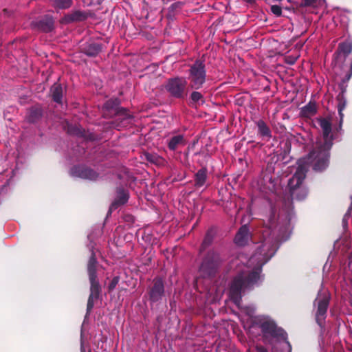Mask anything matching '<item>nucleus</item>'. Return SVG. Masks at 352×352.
Instances as JSON below:
<instances>
[{"instance_id":"12","label":"nucleus","mask_w":352,"mask_h":352,"mask_svg":"<svg viewBox=\"0 0 352 352\" xmlns=\"http://www.w3.org/2000/svg\"><path fill=\"white\" fill-rule=\"evenodd\" d=\"M317 112L316 104L314 102H309L307 104L300 109V116L309 118L314 116Z\"/></svg>"},{"instance_id":"17","label":"nucleus","mask_w":352,"mask_h":352,"mask_svg":"<svg viewBox=\"0 0 352 352\" xmlns=\"http://www.w3.org/2000/svg\"><path fill=\"white\" fill-rule=\"evenodd\" d=\"M101 50L100 46L97 43L88 44L85 48V53L90 56H96Z\"/></svg>"},{"instance_id":"7","label":"nucleus","mask_w":352,"mask_h":352,"mask_svg":"<svg viewBox=\"0 0 352 352\" xmlns=\"http://www.w3.org/2000/svg\"><path fill=\"white\" fill-rule=\"evenodd\" d=\"M187 81L184 78H174L169 79L166 85L168 93L175 98H183L186 95Z\"/></svg>"},{"instance_id":"3","label":"nucleus","mask_w":352,"mask_h":352,"mask_svg":"<svg viewBox=\"0 0 352 352\" xmlns=\"http://www.w3.org/2000/svg\"><path fill=\"white\" fill-rule=\"evenodd\" d=\"M309 164H311L314 168V162H311V160H308L305 157L299 160L298 168L293 177L289 180L288 186L293 199L302 200L307 195V189L301 186V184L305 177Z\"/></svg>"},{"instance_id":"6","label":"nucleus","mask_w":352,"mask_h":352,"mask_svg":"<svg viewBox=\"0 0 352 352\" xmlns=\"http://www.w3.org/2000/svg\"><path fill=\"white\" fill-rule=\"evenodd\" d=\"M206 70L203 63L196 61L191 65L189 70L188 79L190 80V87L192 89H199L201 87L206 80Z\"/></svg>"},{"instance_id":"9","label":"nucleus","mask_w":352,"mask_h":352,"mask_svg":"<svg viewBox=\"0 0 352 352\" xmlns=\"http://www.w3.org/2000/svg\"><path fill=\"white\" fill-rule=\"evenodd\" d=\"M70 174L76 177L87 179L89 180H96L98 175L92 169L85 168L82 166H75L72 168Z\"/></svg>"},{"instance_id":"2","label":"nucleus","mask_w":352,"mask_h":352,"mask_svg":"<svg viewBox=\"0 0 352 352\" xmlns=\"http://www.w3.org/2000/svg\"><path fill=\"white\" fill-rule=\"evenodd\" d=\"M317 122L320 126L324 139V144L318 147V150H314L307 156L308 160L314 162V170H322L329 162V151L332 146L331 118H319Z\"/></svg>"},{"instance_id":"28","label":"nucleus","mask_w":352,"mask_h":352,"mask_svg":"<svg viewBox=\"0 0 352 352\" xmlns=\"http://www.w3.org/2000/svg\"><path fill=\"white\" fill-rule=\"evenodd\" d=\"M298 58V56H285V62L289 65H293L295 63Z\"/></svg>"},{"instance_id":"14","label":"nucleus","mask_w":352,"mask_h":352,"mask_svg":"<svg viewBox=\"0 0 352 352\" xmlns=\"http://www.w3.org/2000/svg\"><path fill=\"white\" fill-rule=\"evenodd\" d=\"M129 199L128 193L124 190H119L118 191L117 197L112 203L110 210L116 209L120 205L125 204Z\"/></svg>"},{"instance_id":"16","label":"nucleus","mask_w":352,"mask_h":352,"mask_svg":"<svg viewBox=\"0 0 352 352\" xmlns=\"http://www.w3.org/2000/svg\"><path fill=\"white\" fill-rule=\"evenodd\" d=\"M207 177V170L206 168L200 169L195 175V186L201 187L204 185Z\"/></svg>"},{"instance_id":"30","label":"nucleus","mask_w":352,"mask_h":352,"mask_svg":"<svg viewBox=\"0 0 352 352\" xmlns=\"http://www.w3.org/2000/svg\"><path fill=\"white\" fill-rule=\"evenodd\" d=\"M94 298H96L95 296L90 295L87 302V310H91L94 307Z\"/></svg>"},{"instance_id":"38","label":"nucleus","mask_w":352,"mask_h":352,"mask_svg":"<svg viewBox=\"0 0 352 352\" xmlns=\"http://www.w3.org/2000/svg\"><path fill=\"white\" fill-rule=\"evenodd\" d=\"M275 349H276V346H274V347L272 348V351H273V352L275 351Z\"/></svg>"},{"instance_id":"33","label":"nucleus","mask_w":352,"mask_h":352,"mask_svg":"<svg viewBox=\"0 0 352 352\" xmlns=\"http://www.w3.org/2000/svg\"><path fill=\"white\" fill-rule=\"evenodd\" d=\"M344 106H345V105H344V104H340L339 105V107H338V111H339V114H340V116L341 118H342V116H343V114H342V110L344 109Z\"/></svg>"},{"instance_id":"23","label":"nucleus","mask_w":352,"mask_h":352,"mask_svg":"<svg viewBox=\"0 0 352 352\" xmlns=\"http://www.w3.org/2000/svg\"><path fill=\"white\" fill-rule=\"evenodd\" d=\"M339 49L345 55H348L352 51V43L349 41L341 43L339 45Z\"/></svg>"},{"instance_id":"5","label":"nucleus","mask_w":352,"mask_h":352,"mask_svg":"<svg viewBox=\"0 0 352 352\" xmlns=\"http://www.w3.org/2000/svg\"><path fill=\"white\" fill-rule=\"evenodd\" d=\"M221 259L219 255L214 252H210L204 259L199 267V272L203 277L210 276L215 274Z\"/></svg>"},{"instance_id":"36","label":"nucleus","mask_w":352,"mask_h":352,"mask_svg":"<svg viewBox=\"0 0 352 352\" xmlns=\"http://www.w3.org/2000/svg\"><path fill=\"white\" fill-rule=\"evenodd\" d=\"M80 350H81V352H85V350L84 346H83L82 341H81Z\"/></svg>"},{"instance_id":"26","label":"nucleus","mask_w":352,"mask_h":352,"mask_svg":"<svg viewBox=\"0 0 352 352\" xmlns=\"http://www.w3.org/2000/svg\"><path fill=\"white\" fill-rule=\"evenodd\" d=\"M271 12L276 16H280L282 14V8L278 5L271 6Z\"/></svg>"},{"instance_id":"4","label":"nucleus","mask_w":352,"mask_h":352,"mask_svg":"<svg viewBox=\"0 0 352 352\" xmlns=\"http://www.w3.org/2000/svg\"><path fill=\"white\" fill-rule=\"evenodd\" d=\"M261 329L263 333L265 342H267L268 337L277 338L283 347L285 348V352H291L292 348L289 342L287 340L286 333L280 328H278L274 322L265 320L261 324Z\"/></svg>"},{"instance_id":"27","label":"nucleus","mask_w":352,"mask_h":352,"mask_svg":"<svg viewBox=\"0 0 352 352\" xmlns=\"http://www.w3.org/2000/svg\"><path fill=\"white\" fill-rule=\"evenodd\" d=\"M202 98H203V96L201 94V93H199V92L193 91L191 94V99L195 102H199L201 100L203 101Z\"/></svg>"},{"instance_id":"22","label":"nucleus","mask_w":352,"mask_h":352,"mask_svg":"<svg viewBox=\"0 0 352 352\" xmlns=\"http://www.w3.org/2000/svg\"><path fill=\"white\" fill-rule=\"evenodd\" d=\"M54 21L52 18L47 17L39 22V28L44 32H50L52 30Z\"/></svg>"},{"instance_id":"24","label":"nucleus","mask_w":352,"mask_h":352,"mask_svg":"<svg viewBox=\"0 0 352 352\" xmlns=\"http://www.w3.org/2000/svg\"><path fill=\"white\" fill-rule=\"evenodd\" d=\"M212 239H213L212 232V231L208 232L204 241H203L201 248L203 249H204L206 246L209 245L212 243Z\"/></svg>"},{"instance_id":"19","label":"nucleus","mask_w":352,"mask_h":352,"mask_svg":"<svg viewBox=\"0 0 352 352\" xmlns=\"http://www.w3.org/2000/svg\"><path fill=\"white\" fill-rule=\"evenodd\" d=\"M256 124L258 129V132L262 136L268 138L271 136V131L263 120H259Z\"/></svg>"},{"instance_id":"18","label":"nucleus","mask_w":352,"mask_h":352,"mask_svg":"<svg viewBox=\"0 0 352 352\" xmlns=\"http://www.w3.org/2000/svg\"><path fill=\"white\" fill-rule=\"evenodd\" d=\"M52 93L53 100L58 102L60 103L62 101V96H63V88L60 85L55 84L52 87Z\"/></svg>"},{"instance_id":"15","label":"nucleus","mask_w":352,"mask_h":352,"mask_svg":"<svg viewBox=\"0 0 352 352\" xmlns=\"http://www.w3.org/2000/svg\"><path fill=\"white\" fill-rule=\"evenodd\" d=\"M96 258L94 252L91 251V254L89 258L88 265H87V270L89 274V277L91 276H96Z\"/></svg>"},{"instance_id":"34","label":"nucleus","mask_w":352,"mask_h":352,"mask_svg":"<svg viewBox=\"0 0 352 352\" xmlns=\"http://www.w3.org/2000/svg\"><path fill=\"white\" fill-rule=\"evenodd\" d=\"M256 351L257 352H267V350L262 346H257Z\"/></svg>"},{"instance_id":"13","label":"nucleus","mask_w":352,"mask_h":352,"mask_svg":"<svg viewBox=\"0 0 352 352\" xmlns=\"http://www.w3.org/2000/svg\"><path fill=\"white\" fill-rule=\"evenodd\" d=\"M185 144L186 141L184 136L182 135H177L170 139L168 143V146L170 150L175 151L179 147L184 146Z\"/></svg>"},{"instance_id":"25","label":"nucleus","mask_w":352,"mask_h":352,"mask_svg":"<svg viewBox=\"0 0 352 352\" xmlns=\"http://www.w3.org/2000/svg\"><path fill=\"white\" fill-rule=\"evenodd\" d=\"M118 104L119 101L118 99L109 100L104 104V107L106 109H110L116 107Z\"/></svg>"},{"instance_id":"20","label":"nucleus","mask_w":352,"mask_h":352,"mask_svg":"<svg viewBox=\"0 0 352 352\" xmlns=\"http://www.w3.org/2000/svg\"><path fill=\"white\" fill-rule=\"evenodd\" d=\"M91 283V294L90 295L97 298L100 292V285L97 280V276L89 277Z\"/></svg>"},{"instance_id":"10","label":"nucleus","mask_w":352,"mask_h":352,"mask_svg":"<svg viewBox=\"0 0 352 352\" xmlns=\"http://www.w3.org/2000/svg\"><path fill=\"white\" fill-rule=\"evenodd\" d=\"M164 294V284L161 279L154 280V284L150 292V298L152 301H158Z\"/></svg>"},{"instance_id":"32","label":"nucleus","mask_w":352,"mask_h":352,"mask_svg":"<svg viewBox=\"0 0 352 352\" xmlns=\"http://www.w3.org/2000/svg\"><path fill=\"white\" fill-rule=\"evenodd\" d=\"M352 210V203H351V206L349 207V208L348 209V211L346 212V213L345 214L344 217V219H343V222H344L346 219V217H349L351 215V211Z\"/></svg>"},{"instance_id":"21","label":"nucleus","mask_w":352,"mask_h":352,"mask_svg":"<svg viewBox=\"0 0 352 352\" xmlns=\"http://www.w3.org/2000/svg\"><path fill=\"white\" fill-rule=\"evenodd\" d=\"M52 5L57 8L67 9L71 7L72 0H50Z\"/></svg>"},{"instance_id":"37","label":"nucleus","mask_w":352,"mask_h":352,"mask_svg":"<svg viewBox=\"0 0 352 352\" xmlns=\"http://www.w3.org/2000/svg\"><path fill=\"white\" fill-rule=\"evenodd\" d=\"M246 1L249 2V3H252L254 1V0H245Z\"/></svg>"},{"instance_id":"35","label":"nucleus","mask_w":352,"mask_h":352,"mask_svg":"<svg viewBox=\"0 0 352 352\" xmlns=\"http://www.w3.org/2000/svg\"><path fill=\"white\" fill-rule=\"evenodd\" d=\"M248 314L250 316H252L254 313V309L250 308V309L247 310Z\"/></svg>"},{"instance_id":"29","label":"nucleus","mask_w":352,"mask_h":352,"mask_svg":"<svg viewBox=\"0 0 352 352\" xmlns=\"http://www.w3.org/2000/svg\"><path fill=\"white\" fill-rule=\"evenodd\" d=\"M146 158L151 162H157L158 160L157 156L149 153L146 154Z\"/></svg>"},{"instance_id":"8","label":"nucleus","mask_w":352,"mask_h":352,"mask_svg":"<svg viewBox=\"0 0 352 352\" xmlns=\"http://www.w3.org/2000/svg\"><path fill=\"white\" fill-rule=\"evenodd\" d=\"M316 300L318 302V309L316 314V321L319 325H322L329 305V296L326 294L322 295L319 293Z\"/></svg>"},{"instance_id":"1","label":"nucleus","mask_w":352,"mask_h":352,"mask_svg":"<svg viewBox=\"0 0 352 352\" xmlns=\"http://www.w3.org/2000/svg\"><path fill=\"white\" fill-rule=\"evenodd\" d=\"M276 250L277 241L264 234L261 245L249 259L248 265L239 270L230 288V296L238 307H240L241 291L258 281L262 266L274 256Z\"/></svg>"},{"instance_id":"31","label":"nucleus","mask_w":352,"mask_h":352,"mask_svg":"<svg viewBox=\"0 0 352 352\" xmlns=\"http://www.w3.org/2000/svg\"><path fill=\"white\" fill-rule=\"evenodd\" d=\"M302 4L305 6H314L317 0H302Z\"/></svg>"},{"instance_id":"39","label":"nucleus","mask_w":352,"mask_h":352,"mask_svg":"<svg viewBox=\"0 0 352 352\" xmlns=\"http://www.w3.org/2000/svg\"><path fill=\"white\" fill-rule=\"evenodd\" d=\"M351 69H352V63H351Z\"/></svg>"},{"instance_id":"11","label":"nucleus","mask_w":352,"mask_h":352,"mask_svg":"<svg viewBox=\"0 0 352 352\" xmlns=\"http://www.w3.org/2000/svg\"><path fill=\"white\" fill-rule=\"evenodd\" d=\"M250 238V234L247 226H243L236 233L234 242L239 246L245 245Z\"/></svg>"}]
</instances>
